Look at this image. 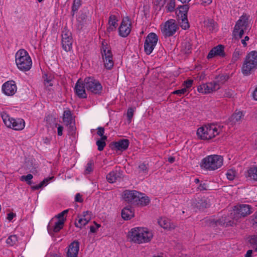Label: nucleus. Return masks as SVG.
Instances as JSON below:
<instances>
[{
  "label": "nucleus",
  "mask_w": 257,
  "mask_h": 257,
  "mask_svg": "<svg viewBox=\"0 0 257 257\" xmlns=\"http://www.w3.org/2000/svg\"><path fill=\"white\" fill-rule=\"evenodd\" d=\"M85 83L81 79H79L77 81L74 90L77 96L80 98H86L87 94L85 91Z\"/></svg>",
  "instance_id": "nucleus-15"
},
{
  "label": "nucleus",
  "mask_w": 257,
  "mask_h": 257,
  "mask_svg": "<svg viewBox=\"0 0 257 257\" xmlns=\"http://www.w3.org/2000/svg\"><path fill=\"white\" fill-rule=\"evenodd\" d=\"M140 195V192L136 190H125L123 192V199L128 203L135 204L137 202V195Z\"/></svg>",
  "instance_id": "nucleus-17"
},
{
  "label": "nucleus",
  "mask_w": 257,
  "mask_h": 257,
  "mask_svg": "<svg viewBox=\"0 0 257 257\" xmlns=\"http://www.w3.org/2000/svg\"><path fill=\"white\" fill-rule=\"evenodd\" d=\"M206 27L209 31H212L214 29V21L212 19H209L205 21Z\"/></svg>",
  "instance_id": "nucleus-42"
},
{
  "label": "nucleus",
  "mask_w": 257,
  "mask_h": 257,
  "mask_svg": "<svg viewBox=\"0 0 257 257\" xmlns=\"http://www.w3.org/2000/svg\"><path fill=\"white\" fill-rule=\"evenodd\" d=\"M158 38L157 35L154 33H150L148 34L145 42L157 45Z\"/></svg>",
  "instance_id": "nucleus-30"
},
{
  "label": "nucleus",
  "mask_w": 257,
  "mask_h": 257,
  "mask_svg": "<svg viewBox=\"0 0 257 257\" xmlns=\"http://www.w3.org/2000/svg\"><path fill=\"white\" fill-rule=\"evenodd\" d=\"M234 92L230 89H226L224 90L223 96L227 98H232L234 96Z\"/></svg>",
  "instance_id": "nucleus-46"
},
{
  "label": "nucleus",
  "mask_w": 257,
  "mask_h": 257,
  "mask_svg": "<svg viewBox=\"0 0 257 257\" xmlns=\"http://www.w3.org/2000/svg\"><path fill=\"white\" fill-rule=\"evenodd\" d=\"M175 7V0H170L166 6L168 12H172L174 11Z\"/></svg>",
  "instance_id": "nucleus-44"
},
{
  "label": "nucleus",
  "mask_w": 257,
  "mask_h": 257,
  "mask_svg": "<svg viewBox=\"0 0 257 257\" xmlns=\"http://www.w3.org/2000/svg\"><path fill=\"white\" fill-rule=\"evenodd\" d=\"M249 246L257 251V235H252L249 237L248 240Z\"/></svg>",
  "instance_id": "nucleus-33"
},
{
  "label": "nucleus",
  "mask_w": 257,
  "mask_h": 257,
  "mask_svg": "<svg viewBox=\"0 0 257 257\" xmlns=\"http://www.w3.org/2000/svg\"><path fill=\"white\" fill-rule=\"evenodd\" d=\"M201 2V4L204 6H206L210 5L212 0H200Z\"/></svg>",
  "instance_id": "nucleus-61"
},
{
  "label": "nucleus",
  "mask_w": 257,
  "mask_h": 257,
  "mask_svg": "<svg viewBox=\"0 0 257 257\" xmlns=\"http://www.w3.org/2000/svg\"><path fill=\"white\" fill-rule=\"evenodd\" d=\"M253 212L252 207L248 204H241L235 205L233 209L232 218L237 221L241 218H244Z\"/></svg>",
  "instance_id": "nucleus-6"
},
{
  "label": "nucleus",
  "mask_w": 257,
  "mask_h": 257,
  "mask_svg": "<svg viewBox=\"0 0 257 257\" xmlns=\"http://www.w3.org/2000/svg\"><path fill=\"white\" fill-rule=\"evenodd\" d=\"M193 82V80L191 79H188L184 82L186 86V88H188L191 87Z\"/></svg>",
  "instance_id": "nucleus-59"
},
{
  "label": "nucleus",
  "mask_w": 257,
  "mask_h": 257,
  "mask_svg": "<svg viewBox=\"0 0 257 257\" xmlns=\"http://www.w3.org/2000/svg\"><path fill=\"white\" fill-rule=\"evenodd\" d=\"M79 250V242L77 240L72 242L68 247L67 252V257H77Z\"/></svg>",
  "instance_id": "nucleus-21"
},
{
  "label": "nucleus",
  "mask_w": 257,
  "mask_h": 257,
  "mask_svg": "<svg viewBox=\"0 0 257 257\" xmlns=\"http://www.w3.org/2000/svg\"><path fill=\"white\" fill-rule=\"evenodd\" d=\"M91 213L88 211H84L83 212V215L82 216H80V218H86L87 217H91Z\"/></svg>",
  "instance_id": "nucleus-64"
},
{
  "label": "nucleus",
  "mask_w": 257,
  "mask_h": 257,
  "mask_svg": "<svg viewBox=\"0 0 257 257\" xmlns=\"http://www.w3.org/2000/svg\"><path fill=\"white\" fill-rule=\"evenodd\" d=\"M96 145L98 147L97 149L99 151H102V150H103L104 147L106 146L105 142L101 141V140H98L96 141Z\"/></svg>",
  "instance_id": "nucleus-48"
},
{
  "label": "nucleus",
  "mask_w": 257,
  "mask_h": 257,
  "mask_svg": "<svg viewBox=\"0 0 257 257\" xmlns=\"http://www.w3.org/2000/svg\"><path fill=\"white\" fill-rule=\"evenodd\" d=\"M219 134L217 126L214 124L205 125L199 127L197 135L201 140H210Z\"/></svg>",
  "instance_id": "nucleus-5"
},
{
  "label": "nucleus",
  "mask_w": 257,
  "mask_h": 257,
  "mask_svg": "<svg viewBox=\"0 0 257 257\" xmlns=\"http://www.w3.org/2000/svg\"><path fill=\"white\" fill-rule=\"evenodd\" d=\"M189 8L188 5H184L182 6H179L177 9H180V11L183 12V17L187 16V13Z\"/></svg>",
  "instance_id": "nucleus-43"
},
{
  "label": "nucleus",
  "mask_w": 257,
  "mask_h": 257,
  "mask_svg": "<svg viewBox=\"0 0 257 257\" xmlns=\"http://www.w3.org/2000/svg\"><path fill=\"white\" fill-rule=\"evenodd\" d=\"M43 77L44 79V85L46 87H48L53 86V83L51 82L52 78H50V77L48 78V75L47 74H45Z\"/></svg>",
  "instance_id": "nucleus-45"
},
{
  "label": "nucleus",
  "mask_w": 257,
  "mask_h": 257,
  "mask_svg": "<svg viewBox=\"0 0 257 257\" xmlns=\"http://www.w3.org/2000/svg\"><path fill=\"white\" fill-rule=\"evenodd\" d=\"M223 163V157L220 155H211L203 158L200 165L202 169L207 171H214L220 168Z\"/></svg>",
  "instance_id": "nucleus-2"
},
{
  "label": "nucleus",
  "mask_w": 257,
  "mask_h": 257,
  "mask_svg": "<svg viewBox=\"0 0 257 257\" xmlns=\"http://www.w3.org/2000/svg\"><path fill=\"white\" fill-rule=\"evenodd\" d=\"M248 176L257 181V167H251L248 170Z\"/></svg>",
  "instance_id": "nucleus-34"
},
{
  "label": "nucleus",
  "mask_w": 257,
  "mask_h": 257,
  "mask_svg": "<svg viewBox=\"0 0 257 257\" xmlns=\"http://www.w3.org/2000/svg\"><path fill=\"white\" fill-rule=\"evenodd\" d=\"M1 117L5 125L10 128L16 131H21L24 129L25 122L22 118L14 119L11 117L9 115L5 112L1 113Z\"/></svg>",
  "instance_id": "nucleus-7"
},
{
  "label": "nucleus",
  "mask_w": 257,
  "mask_h": 257,
  "mask_svg": "<svg viewBox=\"0 0 257 257\" xmlns=\"http://www.w3.org/2000/svg\"><path fill=\"white\" fill-rule=\"evenodd\" d=\"M130 141L128 139H122L117 142H112L110 144V147L113 150L123 152L126 150L129 146Z\"/></svg>",
  "instance_id": "nucleus-14"
},
{
  "label": "nucleus",
  "mask_w": 257,
  "mask_h": 257,
  "mask_svg": "<svg viewBox=\"0 0 257 257\" xmlns=\"http://www.w3.org/2000/svg\"><path fill=\"white\" fill-rule=\"evenodd\" d=\"M252 224L257 226V212H255L252 216Z\"/></svg>",
  "instance_id": "nucleus-60"
},
{
  "label": "nucleus",
  "mask_w": 257,
  "mask_h": 257,
  "mask_svg": "<svg viewBox=\"0 0 257 257\" xmlns=\"http://www.w3.org/2000/svg\"><path fill=\"white\" fill-rule=\"evenodd\" d=\"M244 30H245L244 29L240 28V29L238 31L237 35L235 37H234L236 38L237 36H238L239 38H241L244 34Z\"/></svg>",
  "instance_id": "nucleus-62"
},
{
  "label": "nucleus",
  "mask_w": 257,
  "mask_h": 257,
  "mask_svg": "<svg viewBox=\"0 0 257 257\" xmlns=\"http://www.w3.org/2000/svg\"><path fill=\"white\" fill-rule=\"evenodd\" d=\"M178 28L175 20L170 19L165 22L164 27L161 29V31L165 37H169L172 36Z\"/></svg>",
  "instance_id": "nucleus-10"
},
{
  "label": "nucleus",
  "mask_w": 257,
  "mask_h": 257,
  "mask_svg": "<svg viewBox=\"0 0 257 257\" xmlns=\"http://www.w3.org/2000/svg\"><path fill=\"white\" fill-rule=\"evenodd\" d=\"M63 120L67 126L71 124L72 122V116L70 110H66L64 111Z\"/></svg>",
  "instance_id": "nucleus-29"
},
{
  "label": "nucleus",
  "mask_w": 257,
  "mask_h": 257,
  "mask_svg": "<svg viewBox=\"0 0 257 257\" xmlns=\"http://www.w3.org/2000/svg\"><path fill=\"white\" fill-rule=\"evenodd\" d=\"M78 219H76L75 221V226L76 227L82 228L83 226L87 224L91 220V217H87L86 218H80L79 215L77 216Z\"/></svg>",
  "instance_id": "nucleus-24"
},
{
  "label": "nucleus",
  "mask_w": 257,
  "mask_h": 257,
  "mask_svg": "<svg viewBox=\"0 0 257 257\" xmlns=\"http://www.w3.org/2000/svg\"><path fill=\"white\" fill-rule=\"evenodd\" d=\"M121 175L119 170H113L107 175L106 179L109 183H113L115 182L118 178H120Z\"/></svg>",
  "instance_id": "nucleus-22"
},
{
  "label": "nucleus",
  "mask_w": 257,
  "mask_h": 257,
  "mask_svg": "<svg viewBox=\"0 0 257 257\" xmlns=\"http://www.w3.org/2000/svg\"><path fill=\"white\" fill-rule=\"evenodd\" d=\"M117 18L115 15H110L108 20V25L109 26L108 27L107 30L108 32L113 31L115 29L117 26Z\"/></svg>",
  "instance_id": "nucleus-25"
},
{
  "label": "nucleus",
  "mask_w": 257,
  "mask_h": 257,
  "mask_svg": "<svg viewBox=\"0 0 257 257\" xmlns=\"http://www.w3.org/2000/svg\"><path fill=\"white\" fill-rule=\"evenodd\" d=\"M75 201L78 202H82L83 201L81 196L79 193H77L75 197Z\"/></svg>",
  "instance_id": "nucleus-63"
},
{
  "label": "nucleus",
  "mask_w": 257,
  "mask_h": 257,
  "mask_svg": "<svg viewBox=\"0 0 257 257\" xmlns=\"http://www.w3.org/2000/svg\"><path fill=\"white\" fill-rule=\"evenodd\" d=\"M68 209L65 210L63 211L62 212H61V213H59L56 216V217L58 218H59L60 219H62L63 218H64V216L65 215L67 214L68 213Z\"/></svg>",
  "instance_id": "nucleus-56"
},
{
  "label": "nucleus",
  "mask_w": 257,
  "mask_h": 257,
  "mask_svg": "<svg viewBox=\"0 0 257 257\" xmlns=\"http://www.w3.org/2000/svg\"><path fill=\"white\" fill-rule=\"evenodd\" d=\"M257 68V52L253 51L246 56L243 61L241 71L246 76L250 75Z\"/></svg>",
  "instance_id": "nucleus-4"
},
{
  "label": "nucleus",
  "mask_w": 257,
  "mask_h": 257,
  "mask_svg": "<svg viewBox=\"0 0 257 257\" xmlns=\"http://www.w3.org/2000/svg\"><path fill=\"white\" fill-rule=\"evenodd\" d=\"M229 78V76L226 75H218L216 77V81L218 84H223L225 82H226Z\"/></svg>",
  "instance_id": "nucleus-40"
},
{
  "label": "nucleus",
  "mask_w": 257,
  "mask_h": 257,
  "mask_svg": "<svg viewBox=\"0 0 257 257\" xmlns=\"http://www.w3.org/2000/svg\"><path fill=\"white\" fill-rule=\"evenodd\" d=\"M93 163L92 161H90L87 164V166L85 169L86 173L89 174L92 171V165Z\"/></svg>",
  "instance_id": "nucleus-50"
},
{
  "label": "nucleus",
  "mask_w": 257,
  "mask_h": 257,
  "mask_svg": "<svg viewBox=\"0 0 257 257\" xmlns=\"http://www.w3.org/2000/svg\"><path fill=\"white\" fill-rule=\"evenodd\" d=\"M18 241V237L16 235H10L6 240L7 244L10 246L15 245Z\"/></svg>",
  "instance_id": "nucleus-35"
},
{
  "label": "nucleus",
  "mask_w": 257,
  "mask_h": 257,
  "mask_svg": "<svg viewBox=\"0 0 257 257\" xmlns=\"http://www.w3.org/2000/svg\"><path fill=\"white\" fill-rule=\"evenodd\" d=\"M192 42L190 39H186L182 43L181 52L185 54H189L192 50Z\"/></svg>",
  "instance_id": "nucleus-23"
},
{
  "label": "nucleus",
  "mask_w": 257,
  "mask_h": 257,
  "mask_svg": "<svg viewBox=\"0 0 257 257\" xmlns=\"http://www.w3.org/2000/svg\"><path fill=\"white\" fill-rule=\"evenodd\" d=\"M219 56L223 57L225 56L224 52V47L222 45H218L213 48L209 52L207 58H212L215 56Z\"/></svg>",
  "instance_id": "nucleus-20"
},
{
  "label": "nucleus",
  "mask_w": 257,
  "mask_h": 257,
  "mask_svg": "<svg viewBox=\"0 0 257 257\" xmlns=\"http://www.w3.org/2000/svg\"><path fill=\"white\" fill-rule=\"evenodd\" d=\"M167 1V0H156L155 2L156 5L159 6L161 9L162 7H164Z\"/></svg>",
  "instance_id": "nucleus-54"
},
{
  "label": "nucleus",
  "mask_w": 257,
  "mask_h": 257,
  "mask_svg": "<svg viewBox=\"0 0 257 257\" xmlns=\"http://www.w3.org/2000/svg\"><path fill=\"white\" fill-rule=\"evenodd\" d=\"M134 111V109L132 107H130L127 109V116L128 119L130 121L131 120V119L133 116Z\"/></svg>",
  "instance_id": "nucleus-53"
},
{
  "label": "nucleus",
  "mask_w": 257,
  "mask_h": 257,
  "mask_svg": "<svg viewBox=\"0 0 257 257\" xmlns=\"http://www.w3.org/2000/svg\"><path fill=\"white\" fill-rule=\"evenodd\" d=\"M139 172H142L144 173H147L148 171V168L145 163H142L139 166Z\"/></svg>",
  "instance_id": "nucleus-49"
},
{
  "label": "nucleus",
  "mask_w": 257,
  "mask_h": 257,
  "mask_svg": "<svg viewBox=\"0 0 257 257\" xmlns=\"http://www.w3.org/2000/svg\"><path fill=\"white\" fill-rule=\"evenodd\" d=\"M243 116V114L241 111L235 112L229 118L228 120L231 124H234L236 122H240Z\"/></svg>",
  "instance_id": "nucleus-28"
},
{
  "label": "nucleus",
  "mask_w": 257,
  "mask_h": 257,
  "mask_svg": "<svg viewBox=\"0 0 257 257\" xmlns=\"http://www.w3.org/2000/svg\"><path fill=\"white\" fill-rule=\"evenodd\" d=\"M15 61L18 68L23 71L29 70L32 65L30 56L27 51L20 49L16 54Z\"/></svg>",
  "instance_id": "nucleus-3"
},
{
  "label": "nucleus",
  "mask_w": 257,
  "mask_h": 257,
  "mask_svg": "<svg viewBox=\"0 0 257 257\" xmlns=\"http://www.w3.org/2000/svg\"><path fill=\"white\" fill-rule=\"evenodd\" d=\"M2 90L5 94L8 96L13 95L17 91V86L14 81H8L2 86Z\"/></svg>",
  "instance_id": "nucleus-19"
},
{
  "label": "nucleus",
  "mask_w": 257,
  "mask_h": 257,
  "mask_svg": "<svg viewBox=\"0 0 257 257\" xmlns=\"http://www.w3.org/2000/svg\"><path fill=\"white\" fill-rule=\"evenodd\" d=\"M156 45L152 44L151 43L145 42L144 43V51L147 55H150L154 49Z\"/></svg>",
  "instance_id": "nucleus-36"
},
{
  "label": "nucleus",
  "mask_w": 257,
  "mask_h": 257,
  "mask_svg": "<svg viewBox=\"0 0 257 257\" xmlns=\"http://www.w3.org/2000/svg\"><path fill=\"white\" fill-rule=\"evenodd\" d=\"M131 23L128 17L123 19L119 27V35L122 37H126L131 32Z\"/></svg>",
  "instance_id": "nucleus-13"
},
{
  "label": "nucleus",
  "mask_w": 257,
  "mask_h": 257,
  "mask_svg": "<svg viewBox=\"0 0 257 257\" xmlns=\"http://www.w3.org/2000/svg\"><path fill=\"white\" fill-rule=\"evenodd\" d=\"M65 220L66 218L59 219L55 223L54 225H52L51 223H49L47 226V230L49 233L51 235H53L54 233L58 232L63 228Z\"/></svg>",
  "instance_id": "nucleus-18"
},
{
  "label": "nucleus",
  "mask_w": 257,
  "mask_h": 257,
  "mask_svg": "<svg viewBox=\"0 0 257 257\" xmlns=\"http://www.w3.org/2000/svg\"><path fill=\"white\" fill-rule=\"evenodd\" d=\"M102 56L103 58L104 67L108 70L112 68L114 62L112 60V54L110 49L108 48L107 44H104V42H102L101 49Z\"/></svg>",
  "instance_id": "nucleus-8"
},
{
  "label": "nucleus",
  "mask_w": 257,
  "mask_h": 257,
  "mask_svg": "<svg viewBox=\"0 0 257 257\" xmlns=\"http://www.w3.org/2000/svg\"><path fill=\"white\" fill-rule=\"evenodd\" d=\"M128 236L131 241L140 244L150 242L153 235L152 232L147 228L135 227L131 229Z\"/></svg>",
  "instance_id": "nucleus-1"
},
{
  "label": "nucleus",
  "mask_w": 257,
  "mask_h": 257,
  "mask_svg": "<svg viewBox=\"0 0 257 257\" xmlns=\"http://www.w3.org/2000/svg\"><path fill=\"white\" fill-rule=\"evenodd\" d=\"M54 177H50L47 178H45L44 180H43L41 183L42 184L43 187L44 186H46L48 182L52 180L53 179Z\"/></svg>",
  "instance_id": "nucleus-57"
},
{
  "label": "nucleus",
  "mask_w": 257,
  "mask_h": 257,
  "mask_svg": "<svg viewBox=\"0 0 257 257\" xmlns=\"http://www.w3.org/2000/svg\"><path fill=\"white\" fill-rule=\"evenodd\" d=\"M33 176L32 174H29L27 175H23L21 177L20 180L22 181H26L27 184L31 185L32 184V182L31 180L32 179Z\"/></svg>",
  "instance_id": "nucleus-41"
},
{
  "label": "nucleus",
  "mask_w": 257,
  "mask_h": 257,
  "mask_svg": "<svg viewBox=\"0 0 257 257\" xmlns=\"http://www.w3.org/2000/svg\"><path fill=\"white\" fill-rule=\"evenodd\" d=\"M187 90L186 88H183L181 89L177 90L172 92L174 94H177L180 96H181L182 95L184 94L186 92Z\"/></svg>",
  "instance_id": "nucleus-51"
},
{
  "label": "nucleus",
  "mask_w": 257,
  "mask_h": 257,
  "mask_svg": "<svg viewBox=\"0 0 257 257\" xmlns=\"http://www.w3.org/2000/svg\"><path fill=\"white\" fill-rule=\"evenodd\" d=\"M158 222L160 226L165 229L171 228L170 221L167 218L162 217L158 219Z\"/></svg>",
  "instance_id": "nucleus-31"
},
{
  "label": "nucleus",
  "mask_w": 257,
  "mask_h": 257,
  "mask_svg": "<svg viewBox=\"0 0 257 257\" xmlns=\"http://www.w3.org/2000/svg\"><path fill=\"white\" fill-rule=\"evenodd\" d=\"M97 134L98 136L101 137V136H102L103 135H104V131H105L104 127H101V126L98 127L97 128Z\"/></svg>",
  "instance_id": "nucleus-55"
},
{
  "label": "nucleus",
  "mask_w": 257,
  "mask_h": 257,
  "mask_svg": "<svg viewBox=\"0 0 257 257\" xmlns=\"http://www.w3.org/2000/svg\"><path fill=\"white\" fill-rule=\"evenodd\" d=\"M206 224L210 226L215 227L218 225H223L225 222L223 219L214 220V219H208L206 220Z\"/></svg>",
  "instance_id": "nucleus-32"
},
{
  "label": "nucleus",
  "mask_w": 257,
  "mask_h": 257,
  "mask_svg": "<svg viewBox=\"0 0 257 257\" xmlns=\"http://www.w3.org/2000/svg\"><path fill=\"white\" fill-rule=\"evenodd\" d=\"M240 55V52L239 50H235L232 55V62L235 63L239 59Z\"/></svg>",
  "instance_id": "nucleus-47"
},
{
  "label": "nucleus",
  "mask_w": 257,
  "mask_h": 257,
  "mask_svg": "<svg viewBox=\"0 0 257 257\" xmlns=\"http://www.w3.org/2000/svg\"><path fill=\"white\" fill-rule=\"evenodd\" d=\"M134 216V213L132 211L131 207H128L124 208L121 211L122 218L124 220H130Z\"/></svg>",
  "instance_id": "nucleus-26"
},
{
  "label": "nucleus",
  "mask_w": 257,
  "mask_h": 257,
  "mask_svg": "<svg viewBox=\"0 0 257 257\" xmlns=\"http://www.w3.org/2000/svg\"><path fill=\"white\" fill-rule=\"evenodd\" d=\"M137 202L135 205H140L141 206H146L150 203L149 198L147 196H144V194L140 192V195H137Z\"/></svg>",
  "instance_id": "nucleus-27"
},
{
  "label": "nucleus",
  "mask_w": 257,
  "mask_h": 257,
  "mask_svg": "<svg viewBox=\"0 0 257 257\" xmlns=\"http://www.w3.org/2000/svg\"><path fill=\"white\" fill-rule=\"evenodd\" d=\"M181 28L184 30H186L189 28V25L188 22L187 16L182 17L179 21Z\"/></svg>",
  "instance_id": "nucleus-39"
},
{
  "label": "nucleus",
  "mask_w": 257,
  "mask_h": 257,
  "mask_svg": "<svg viewBox=\"0 0 257 257\" xmlns=\"http://www.w3.org/2000/svg\"><path fill=\"white\" fill-rule=\"evenodd\" d=\"M226 175L227 178L228 180H233L235 176V174L233 171L229 170L227 171Z\"/></svg>",
  "instance_id": "nucleus-52"
},
{
  "label": "nucleus",
  "mask_w": 257,
  "mask_h": 257,
  "mask_svg": "<svg viewBox=\"0 0 257 257\" xmlns=\"http://www.w3.org/2000/svg\"><path fill=\"white\" fill-rule=\"evenodd\" d=\"M248 25V17L246 15L242 16L240 19L236 22L233 31V35L235 37L240 28L246 29Z\"/></svg>",
  "instance_id": "nucleus-16"
},
{
  "label": "nucleus",
  "mask_w": 257,
  "mask_h": 257,
  "mask_svg": "<svg viewBox=\"0 0 257 257\" xmlns=\"http://www.w3.org/2000/svg\"><path fill=\"white\" fill-rule=\"evenodd\" d=\"M197 207L200 210H204L209 207V205L205 199H201L196 204Z\"/></svg>",
  "instance_id": "nucleus-37"
},
{
  "label": "nucleus",
  "mask_w": 257,
  "mask_h": 257,
  "mask_svg": "<svg viewBox=\"0 0 257 257\" xmlns=\"http://www.w3.org/2000/svg\"><path fill=\"white\" fill-rule=\"evenodd\" d=\"M62 45L63 49L66 52L70 51L72 48V37L71 33L68 30L66 27H65L62 32Z\"/></svg>",
  "instance_id": "nucleus-11"
},
{
  "label": "nucleus",
  "mask_w": 257,
  "mask_h": 257,
  "mask_svg": "<svg viewBox=\"0 0 257 257\" xmlns=\"http://www.w3.org/2000/svg\"><path fill=\"white\" fill-rule=\"evenodd\" d=\"M85 88L87 91L94 94H100L102 90V86L100 83L93 77H86L84 79Z\"/></svg>",
  "instance_id": "nucleus-9"
},
{
  "label": "nucleus",
  "mask_w": 257,
  "mask_h": 257,
  "mask_svg": "<svg viewBox=\"0 0 257 257\" xmlns=\"http://www.w3.org/2000/svg\"><path fill=\"white\" fill-rule=\"evenodd\" d=\"M81 0H74L73 5L72 7V15L74 16L75 13L77 12L81 6Z\"/></svg>",
  "instance_id": "nucleus-38"
},
{
  "label": "nucleus",
  "mask_w": 257,
  "mask_h": 257,
  "mask_svg": "<svg viewBox=\"0 0 257 257\" xmlns=\"http://www.w3.org/2000/svg\"><path fill=\"white\" fill-rule=\"evenodd\" d=\"M198 188L201 191L208 190V185L206 183H201L199 185V186L198 187Z\"/></svg>",
  "instance_id": "nucleus-58"
},
{
  "label": "nucleus",
  "mask_w": 257,
  "mask_h": 257,
  "mask_svg": "<svg viewBox=\"0 0 257 257\" xmlns=\"http://www.w3.org/2000/svg\"><path fill=\"white\" fill-rule=\"evenodd\" d=\"M220 88V85L216 82H211L203 84L197 88L198 91L203 94H207L218 90Z\"/></svg>",
  "instance_id": "nucleus-12"
}]
</instances>
